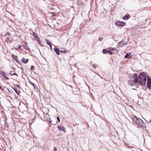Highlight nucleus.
Segmentation results:
<instances>
[{
	"label": "nucleus",
	"instance_id": "f8f14e48",
	"mask_svg": "<svg viewBox=\"0 0 151 151\" xmlns=\"http://www.w3.org/2000/svg\"><path fill=\"white\" fill-rule=\"evenodd\" d=\"M2 76L4 77V78L6 80H9V78L6 76V75L5 73L4 72L3 73H1V74Z\"/></svg>",
	"mask_w": 151,
	"mask_h": 151
},
{
	"label": "nucleus",
	"instance_id": "a19ab883",
	"mask_svg": "<svg viewBox=\"0 0 151 151\" xmlns=\"http://www.w3.org/2000/svg\"><path fill=\"white\" fill-rule=\"evenodd\" d=\"M50 122V123H52V121H51V120H50V121H49Z\"/></svg>",
	"mask_w": 151,
	"mask_h": 151
},
{
	"label": "nucleus",
	"instance_id": "2eb2a0df",
	"mask_svg": "<svg viewBox=\"0 0 151 151\" xmlns=\"http://www.w3.org/2000/svg\"><path fill=\"white\" fill-rule=\"evenodd\" d=\"M133 121L136 123H137L138 118H137L136 116H134L133 118Z\"/></svg>",
	"mask_w": 151,
	"mask_h": 151
},
{
	"label": "nucleus",
	"instance_id": "9d476101",
	"mask_svg": "<svg viewBox=\"0 0 151 151\" xmlns=\"http://www.w3.org/2000/svg\"><path fill=\"white\" fill-rule=\"evenodd\" d=\"M21 61L22 62L24 63H27L28 62L29 60L27 59L25 60V58H23L22 59Z\"/></svg>",
	"mask_w": 151,
	"mask_h": 151
},
{
	"label": "nucleus",
	"instance_id": "58836bf2",
	"mask_svg": "<svg viewBox=\"0 0 151 151\" xmlns=\"http://www.w3.org/2000/svg\"><path fill=\"white\" fill-rule=\"evenodd\" d=\"M13 89H14V90L15 91H16L17 90H16L15 89H14V88H13Z\"/></svg>",
	"mask_w": 151,
	"mask_h": 151
},
{
	"label": "nucleus",
	"instance_id": "473e14b6",
	"mask_svg": "<svg viewBox=\"0 0 151 151\" xmlns=\"http://www.w3.org/2000/svg\"><path fill=\"white\" fill-rule=\"evenodd\" d=\"M55 16V14L54 13H53L52 14V16Z\"/></svg>",
	"mask_w": 151,
	"mask_h": 151
},
{
	"label": "nucleus",
	"instance_id": "f704fd0d",
	"mask_svg": "<svg viewBox=\"0 0 151 151\" xmlns=\"http://www.w3.org/2000/svg\"><path fill=\"white\" fill-rule=\"evenodd\" d=\"M116 50V48H114V49H111V50Z\"/></svg>",
	"mask_w": 151,
	"mask_h": 151
},
{
	"label": "nucleus",
	"instance_id": "6e6552de",
	"mask_svg": "<svg viewBox=\"0 0 151 151\" xmlns=\"http://www.w3.org/2000/svg\"><path fill=\"white\" fill-rule=\"evenodd\" d=\"M130 17L129 14H127L123 17V19L124 20L128 19Z\"/></svg>",
	"mask_w": 151,
	"mask_h": 151
},
{
	"label": "nucleus",
	"instance_id": "4be33fe9",
	"mask_svg": "<svg viewBox=\"0 0 151 151\" xmlns=\"http://www.w3.org/2000/svg\"><path fill=\"white\" fill-rule=\"evenodd\" d=\"M36 40H37L38 42H40V38H39L38 37H36Z\"/></svg>",
	"mask_w": 151,
	"mask_h": 151
},
{
	"label": "nucleus",
	"instance_id": "f03ea898",
	"mask_svg": "<svg viewBox=\"0 0 151 151\" xmlns=\"http://www.w3.org/2000/svg\"><path fill=\"white\" fill-rule=\"evenodd\" d=\"M137 83V78L133 77H130L128 81V84L131 86H134Z\"/></svg>",
	"mask_w": 151,
	"mask_h": 151
},
{
	"label": "nucleus",
	"instance_id": "9b49d317",
	"mask_svg": "<svg viewBox=\"0 0 151 151\" xmlns=\"http://www.w3.org/2000/svg\"><path fill=\"white\" fill-rule=\"evenodd\" d=\"M54 50L56 52V54L58 55H59L60 54V50L57 48H54Z\"/></svg>",
	"mask_w": 151,
	"mask_h": 151
},
{
	"label": "nucleus",
	"instance_id": "c9c22d12",
	"mask_svg": "<svg viewBox=\"0 0 151 151\" xmlns=\"http://www.w3.org/2000/svg\"><path fill=\"white\" fill-rule=\"evenodd\" d=\"M3 72L1 71V70H0V74H1V73H3Z\"/></svg>",
	"mask_w": 151,
	"mask_h": 151
},
{
	"label": "nucleus",
	"instance_id": "f257e3e1",
	"mask_svg": "<svg viewBox=\"0 0 151 151\" xmlns=\"http://www.w3.org/2000/svg\"><path fill=\"white\" fill-rule=\"evenodd\" d=\"M146 75L144 73H141L138 76V78H137V83L141 86H143L145 84L146 81Z\"/></svg>",
	"mask_w": 151,
	"mask_h": 151
},
{
	"label": "nucleus",
	"instance_id": "cd10ccee",
	"mask_svg": "<svg viewBox=\"0 0 151 151\" xmlns=\"http://www.w3.org/2000/svg\"><path fill=\"white\" fill-rule=\"evenodd\" d=\"M29 83H30V84H31L32 86H34V85H35V84H34V83H32V82H30V81H29Z\"/></svg>",
	"mask_w": 151,
	"mask_h": 151
},
{
	"label": "nucleus",
	"instance_id": "6ab92c4d",
	"mask_svg": "<svg viewBox=\"0 0 151 151\" xmlns=\"http://www.w3.org/2000/svg\"><path fill=\"white\" fill-rule=\"evenodd\" d=\"M61 50L60 51L62 52L65 53L66 52V51L63 48H61Z\"/></svg>",
	"mask_w": 151,
	"mask_h": 151
},
{
	"label": "nucleus",
	"instance_id": "393cba45",
	"mask_svg": "<svg viewBox=\"0 0 151 151\" xmlns=\"http://www.w3.org/2000/svg\"><path fill=\"white\" fill-rule=\"evenodd\" d=\"M57 119L58 120V122H60V118H59V117H58V116H57Z\"/></svg>",
	"mask_w": 151,
	"mask_h": 151
},
{
	"label": "nucleus",
	"instance_id": "39448f33",
	"mask_svg": "<svg viewBox=\"0 0 151 151\" xmlns=\"http://www.w3.org/2000/svg\"><path fill=\"white\" fill-rule=\"evenodd\" d=\"M151 79L150 76H147V85L149 88H151Z\"/></svg>",
	"mask_w": 151,
	"mask_h": 151
},
{
	"label": "nucleus",
	"instance_id": "a211bd4d",
	"mask_svg": "<svg viewBox=\"0 0 151 151\" xmlns=\"http://www.w3.org/2000/svg\"><path fill=\"white\" fill-rule=\"evenodd\" d=\"M58 123V122H57V121H56V119H55V121H54L52 123V125H56V124Z\"/></svg>",
	"mask_w": 151,
	"mask_h": 151
},
{
	"label": "nucleus",
	"instance_id": "5701e85b",
	"mask_svg": "<svg viewBox=\"0 0 151 151\" xmlns=\"http://www.w3.org/2000/svg\"><path fill=\"white\" fill-rule=\"evenodd\" d=\"M35 67L34 66H31V70L33 71L34 70H35Z\"/></svg>",
	"mask_w": 151,
	"mask_h": 151
},
{
	"label": "nucleus",
	"instance_id": "4c0bfd02",
	"mask_svg": "<svg viewBox=\"0 0 151 151\" xmlns=\"http://www.w3.org/2000/svg\"><path fill=\"white\" fill-rule=\"evenodd\" d=\"M15 92L16 93H17V94H18V92H17V90L16 91H15Z\"/></svg>",
	"mask_w": 151,
	"mask_h": 151
},
{
	"label": "nucleus",
	"instance_id": "2f4dec72",
	"mask_svg": "<svg viewBox=\"0 0 151 151\" xmlns=\"http://www.w3.org/2000/svg\"><path fill=\"white\" fill-rule=\"evenodd\" d=\"M50 45V47L51 49L52 50V46L51 45V44L50 45Z\"/></svg>",
	"mask_w": 151,
	"mask_h": 151
},
{
	"label": "nucleus",
	"instance_id": "c85d7f7f",
	"mask_svg": "<svg viewBox=\"0 0 151 151\" xmlns=\"http://www.w3.org/2000/svg\"><path fill=\"white\" fill-rule=\"evenodd\" d=\"M6 125L7 127H9V124H8V123L6 122Z\"/></svg>",
	"mask_w": 151,
	"mask_h": 151
},
{
	"label": "nucleus",
	"instance_id": "4468645a",
	"mask_svg": "<svg viewBox=\"0 0 151 151\" xmlns=\"http://www.w3.org/2000/svg\"><path fill=\"white\" fill-rule=\"evenodd\" d=\"M109 50H107L106 49H104L103 50V53L104 54H109Z\"/></svg>",
	"mask_w": 151,
	"mask_h": 151
},
{
	"label": "nucleus",
	"instance_id": "37998d69",
	"mask_svg": "<svg viewBox=\"0 0 151 151\" xmlns=\"http://www.w3.org/2000/svg\"><path fill=\"white\" fill-rule=\"evenodd\" d=\"M97 75H98L99 77H100V76L99 75V74H97Z\"/></svg>",
	"mask_w": 151,
	"mask_h": 151
},
{
	"label": "nucleus",
	"instance_id": "e433bc0d",
	"mask_svg": "<svg viewBox=\"0 0 151 151\" xmlns=\"http://www.w3.org/2000/svg\"><path fill=\"white\" fill-rule=\"evenodd\" d=\"M3 72L1 71V70H0V74H1V73H3Z\"/></svg>",
	"mask_w": 151,
	"mask_h": 151
},
{
	"label": "nucleus",
	"instance_id": "b1692460",
	"mask_svg": "<svg viewBox=\"0 0 151 151\" xmlns=\"http://www.w3.org/2000/svg\"><path fill=\"white\" fill-rule=\"evenodd\" d=\"M113 53V52L111 51L110 50H109V54L110 55H111Z\"/></svg>",
	"mask_w": 151,
	"mask_h": 151
},
{
	"label": "nucleus",
	"instance_id": "a878e982",
	"mask_svg": "<svg viewBox=\"0 0 151 151\" xmlns=\"http://www.w3.org/2000/svg\"><path fill=\"white\" fill-rule=\"evenodd\" d=\"M20 47H21V46H18V47H17V48H15V49H16V50H17L18 49H20Z\"/></svg>",
	"mask_w": 151,
	"mask_h": 151
},
{
	"label": "nucleus",
	"instance_id": "423d86ee",
	"mask_svg": "<svg viewBox=\"0 0 151 151\" xmlns=\"http://www.w3.org/2000/svg\"><path fill=\"white\" fill-rule=\"evenodd\" d=\"M58 128L59 130L60 131H62L65 133H66V132L65 128L64 126L61 127V126L58 125Z\"/></svg>",
	"mask_w": 151,
	"mask_h": 151
},
{
	"label": "nucleus",
	"instance_id": "0eeeda50",
	"mask_svg": "<svg viewBox=\"0 0 151 151\" xmlns=\"http://www.w3.org/2000/svg\"><path fill=\"white\" fill-rule=\"evenodd\" d=\"M143 122V121L141 119L139 118H138L136 124H137L138 125H139L141 126L142 125Z\"/></svg>",
	"mask_w": 151,
	"mask_h": 151
},
{
	"label": "nucleus",
	"instance_id": "79ce46f5",
	"mask_svg": "<svg viewBox=\"0 0 151 151\" xmlns=\"http://www.w3.org/2000/svg\"><path fill=\"white\" fill-rule=\"evenodd\" d=\"M17 47L18 46H15L14 47H15V48H17Z\"/></svg>",
	"mask_w": 151,
	"mask_h": 151
},
{
	"label": "nucleus",
	"instance_id": "ddd939ff",
	"mask_svg": "<svg viewBox=\"0 0 151 151\" xmlns=\"http://www.w3.org/2000/svg\"><path fill=\"white\" fill-rule=\"evenodd\" d=\"M10 74L12 75H16L17 76H18V75L16 73H14L13 71H11L10 72Z\"/></svg>",
	"mask_w": 151,
	"mask_h": 151
},
{
	"label": "nucleus",
	"instance_id": "a18cd8bd",
	"mask_svg": "<svg viewBox=\"0 0 151 151\" xmlns=\"http://www.w3.org/2000/svg\"><path fill=\"white\" fill-rule=\"evenodd\" d=\"M150 122H151V119L150 120Z\"/></svg>",
	"mask_w": 151,
	"mask_h": 151
},
{
	"label": "nucleus",
	"instance_id": "bb28decb",
	"mask_svg": "<svg viewBox=\"0 0 151 151\" xmlns=\"http://www.w3.org/2000/svg\"><path fill=\"white\" fill-rule=\"evenodd\" d=\"M102 39H103V38H101V37H100V38H99V40H99V41H102Z\"/></svg>",
	"mask_w": 151,
	"mask_h": 151
},
{
	"label": "nucleus",
	"instance_id": "dca6fc26",
	"mask_svg": "<svg viewBox=\"0 0 151 151\" xmlns=\"http://www.w3.org/2000/svg\"><path fill=\"white\" fill-rule=\"evenodd\" d=\"M12 56L13 57V58L17 62H18V59H17V57L15 55H12Z\"/></svg>",
	"mask_w": 151,
	"mask_h": 151
},
{
	"label": "nucleus",
	"instance_id": "f3484780",
	"mask_svg": "<svg viewBox=\"0 0 151 151\" xmlns=\"http://www.w3.org/2000/svg\"><path fill=\"white\" fill-rule=\"evenodd\" d=\"M45 41L47 44L50 45V44H51V42H50L49 40L48 39H45Z\"/></svg>",
	"mask_w": 151,
	"mask_h": 151
},
{
	"label": "nucleus",
	"instance_id": "c756f323",
	"mask_svg": "<svg viewBox=\"0 0 151 151\" xmlns=\"http://www.w3.org/2000/svg\"><path fill=\"white\" fill-rule=\"evenodd\" d=\"M93 67L95 68H96V65H95V64H94L93 65Z\"/></svg>",
	"mask_w": 151,
	"mask_h": 151
},
{
	"label": "nucleus",
	"instance_id": "1a4fd4ad",
	"mask_svg": "<svg viewBox=\"0 0 151 151\" xmlns=\"http://www.w3.org/2000/svg\"><path fill=\"white\" fill-rule=\"evenodd\" d=\"M132 55L130 53H127L126 55L124 56V58H131Z\"/></svg>",
	"mask_w": 151,
	"mask_h": 151
},
{
	"label": "nucleus",
	"instance_id": "412c9836",
	"mask_svg": "<svg viewBox=\"0 0 151 151\" xmlns=\"http://www.w3.org/2000/svg\"><path fill=\"white\" fill-rule=\"evenodd\" d=\"M10 35V34L9 33H6L4 35V36H9Z\"/></svg>",
	"mask_w": 151,
	"mask_h": 151
},
{
	"label": "nucleus",
	"instance_id": "ea45409f",
	"mask_svg": "<svg viewBox=\"0 0 151 151\" xmlns=\"http://www.w3.org/2000/svg\"><path fill=\"white\" fill-rule=\"evenodd\" d=\"M35 85H34V86H33L34 87V88H35Z\"/></svg>",
	"mask_w": 151,
	"mask_h": 151
},
{
	"label": "nucleus",
	"instance_id": "7ed1b4c3",
	"mask_svg": "<svg viewBox=\"0 0 151 151\" xmlns=\"http://www.w3.org/2000/svg\"><path fill=\"white\" fill-rule=\"evenodd\" d=\"M127 42L126 41L125 39H123L122 41L120 42L119 43V46L120 47H122L127 43Z\"/></svg>",
	"mask_w": 151,
	"mask_h": 151
},
{
	"label": "nucleus",
	"instance_id": "7c9ffc66",
	"mask_svg": "<svg viewBox=\"0 0 151 151\" xmlns=\"http://www.w3.org/2000/svg\"><path fill=\"white\" fill-rule=\"evenodd\" d=\"M54 151H57V148L56 147L54 148Z\"/></svg>",
	"mask_w": 151,
	"mask_h": 151
},
{
	"label": "nucleus",
	"instance_id": "aec40b11",
	"mask_svg": "<svg viewBox=\"0 0 151 151\" xmlns=\"http://www.w3.org/2000/svg\"><path fill=\"white\" fill-rule=\"evenodd\" d=\"M137 73H135L131 77H133L135 78H137Z\"/></svg>",
	"mask_w": 151,
	"mask_h": 151
},
{
	"label": "nucleus",
	"instance_id": "20e7f679",
	"mask_svg": "<svg viewBox=\"0 0 151 151\" xmlns=\"http://www.w3.org/2000/svg\"><path fill=\"white\" fill-rule=\"evenodd\" d=\"M115 24L117 26H123L126 24V23L123 22H115Z\"/></svg>",
	"mask_w": 151,
	"mask_h": 151
},
{
	"label": "nucleus",
	"instance_id": "c03bdc74",
	"mask_svg": "<svg viewBox=\"0 0 151 151\" xmlns=\"http://www.w3.org/2000/svg\"><path fill=\"white\" fill-rule=\"evenodd\" d=\"M0 88H1V87L0 86Z\"/></svg>",
	"mask_w": 151,
	"mask_h": 151
},
{
	"label": "nucleus",
	"instance_id": "72a5a7b5",
	"mask_svg": "<svg viewBox=\"0 0 151 151\" xmlns=\"http://www.w3.org/2000/svg\"><path fill=\"white\" fill-rule=\"evenodd\" d=\"M16 86H17V87H19V88H20V87L19 85H17Z\"/></svg>",
	"mask_w": 151,
	"mask_h": 151
}]
</instances>
